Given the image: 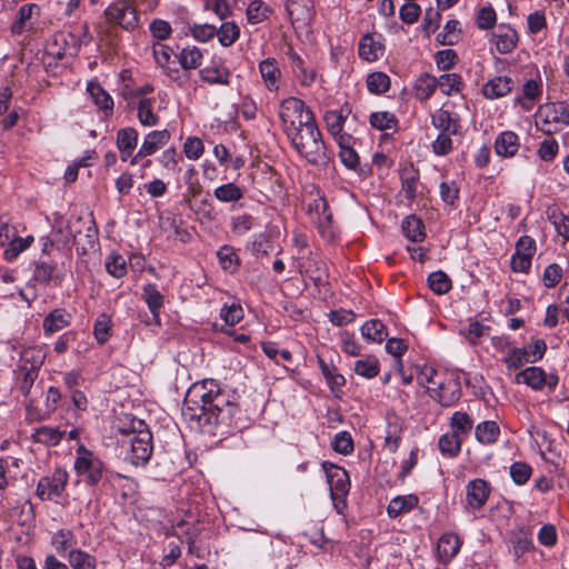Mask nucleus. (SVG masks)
<instances>
[{
  "instance_id": "dca6fc26",
  "label": "nucleus",
  "mask_w": 569,
  "mask_h": 569,
  "mask_svg": "<svg viewBox=\"0 0 569 569\" xmlns=\"http://www.w3.org/2000/svg\"><path fill=\"white\" fill-rule=\"evenodd\" d=\"M64 279V273L58 271L57 263L38 260L34 262V269L32 274V280L42 284L49 286L51 281L54 284H61Z\"/></svg>"
},
{
  "instance_id": "72a5a7b5",
  "label": "nucleus",
  "mask_w": 569,
  "mask_h": 569,
  "mask_svg": "<svg viewBox=\"0 0 569 569\" xmlns=\"http://www.w3.org/2000/svg\"><path fill=\"white\" fill-rule=\"evenodd\" d=\"M259 70L261 77L266 83V87L270 90L278 89V81L281 76V71L278 67L277 60L273 58H267L259 63Z\"/></svg>"
},
{
  "instance_id": "de8ad7c7",
  "label": "nucleus",
  "mask_w": 569,
  "mask_h": 569,
  "mask_svg": "<svg viewBox=\"0 0 569 569\" xmlns=\"http://www.w3.org/2000/svg\"><path fill=\"white\" fill-rule=\"evenodd\" d=\"M401 228L405 236L413 242H421L426 237L422 220L413 214L402 221Z\"/></svg>"
},
{
  "instance_id": "5701e85b",
  "label": "nucleus",
  "mask_w": 569,
  "mask_h": 569,
  "mask_svg": "<svg viewBox=\"0 0 569 569\" xmlns=\"http://www.w3.org/2000/svg\"><path fill=\"white\" fill-rule=\"evenodd\" d=\"M57 44H62L61 51H58V57L64 56L76 57L82 44H88V39L82 40L76 32H59L54 37Z\"/></svg>"
},
{
  "instance_id": "412c9836",
  "label": "nucleus",
  "mask_w": 569,
  "mask_h": 569,
  "mask_svg": "<svg viewBox=\"0 0 569 569\" xmlns=\"http://www.w3.org/2000/svg\"><path fill=\"white\" fill-rule=\"evenodd\" d=\"M138 131L132 127L122 128L117 132V148L122 161L130 160L138 144Z\"/></svg>"
},
{
  "instance_id": "4d7b16f0",
  "label": "nucleus",
  "mask_w": 569,
  "mask_h": 569,
  "mask_svg": "<svg viewBox=\"0 0 569 569\" xmlns=\"http://www.w3.org/2000/svg\"><path fill=\"white\" fill-rule=\"evenodd\" d=\"M398 122L395 113L389 111L372 112L369 117L370 126L380 131L397 128Z\"/></svg>"
},
{
  "instance_id": "6ab92c4d",
  "label": "nucleus",
  "mask_w": 569,
  "mask_h": 569,
  "mask_svg": "<svg viewBox=\"0 0 569 569\" xmlns=\"http://www.w3.org/2000/svg\"><path fill=\"white\" fill-rule=\"evenodd\" d=\"M432 126L440 132L451 133L453 136L461 133L460 118L446 109L437 110L431 117Z\"/></svg>"
},
{
  "instance_id": "20e7f679",
  "label": "nucleus",
  "mask_w": 569,
  "mask_h": 569,
  "mask_svg": "<svg viewBox=\"0 0 569 569\" xmlns=\"http://www.w3.org/2000/svg\"><path fill=\"white\" fill-rule=\"evenodd\" d=\"M297 152L308 162L317 164L326 158V146L318 126H309L307 131L291 129L288 138Z\"/></svg>"
},
{
  "instance_id": "7ed1b4c3",
  "label": "nucleus",
  "mask_w": 569,
  "mask_h": 569,
  "mask_svg": "<svg viewBox=\"0 0 569 569\" xmlns=\"http://www.w3.org/2000/svg\"><path fill=\"white\" fill-rule=\"evenodd\" d=\"M78 457L74 460V469L79 476L84 477V482L89 487H96L110 478H122L120 473L109 472L103 461L91 450L80 445L77 449Z\"/></svg>"
},
{
  "instance_id": "f3484780",
  "label": "nucleus",
  "mask_w": 569,
  "mask_h": 569,
  "mask_svg": "<svg viewBox=\"0 0 569 569\" xmlns=\"http://www.w3.org/2000/svg\"><path fill=\"white\" fill-rule=\"evenodd\" d=\"M461 541L459 537L452 532L443 533L437 543V557L442 565L449 563L459 552Z\"/></svg>"
},
{
  "instance_id": "79ce46f5",
  "label": "nucleus",
  "mask_w": 569,
  "mask_h": 569,
  "mask_svg": "<svg viewBox=\"0 0 569 569\" xmlns=\"http://www.w3.org/2000/svg\"><path fill=\"white\" fill-rule=\"evenodd\" d=\"M476 439L482 445H492L498 440L500 428L496 421H482L476 427Z\"/></svg>"
},
{
  "instance_id": "49530a36",
  "label": "nucleus",
  "mask_w": 569,
  "mask_h": 569,
  "mask_svg": "<svg viewBox=\"0 0 569 569\" xmlns=\"http://www.w3.org/2000/svg\"><path fill=\"white\" fill-rule=\"evenodd\" d=\"M40 13V8L36 3H26L21 6L17 12V19L11 26L12 34H21L26 29V23L33 14Z\"/></svg>"
},
{
  "instance_id": "6e6d98bb",
  "label": "nucleus",
  "mask_w": 569,
  "mask_h": 569,
  "mask_svg": "<svg viewBox=\"0 0 569 569\" xmlns=\"http://www.w3.org/2000/svg\"><path fill=\"white\" fill-rule=\"evenodd\" d=\"M546 122H559L569 126V106L567 102H556L546 106Z\"/></svg>"
},
{
  "instance_id": "13d9d810",
  "label": "nucleus",
  "mask_w": 569,
  "mask_h": 569,
  "mask_svg": "<svg viewBox=\"0 0 569 569\" xmlns=\"http://www.w3.org/2000/svg\"><path fill=\"white\" fill-rule=\"evenodd\" d=\"M271 9L262 0H252L247 8V19L251 24H257L269 18Z\"/></svg>"
},
{
  "instance_id": "0e129e2a",
  "label": "nucleus",
  "mask_w": 569,
  "mask_h": 569,
  "mask_svg": "<svg viewBox=\"0 0 569 569\" xmlns=\"http://www.w3.org/2000/svg\"><path fill=\"white\" fill-rule=\"evenodd\" d=\"M343 111L345 109L342 108L340 111L330 110L325 114L326 127L332 136H337L343 130L347 119V114H345Z\"/></svg>"
},
{
  "instance_id": "9b49d317",
  "label": "nucleus",
  "mask_w": 569,
  "mask_h": 569,
  "mask_svg": "<svg viewBox=\"0 0 569 569\" xmlns=\"http://www.w3.org/2000/svg\"><path fill=\"white\" fill-rule=\"evenodd\" d=\"M61 398V392L57 387H49L46 393L43 411L37 408L33 399H29L24 403L28 418L38 421L48 419L57 410Z\"/></svg>"
},
{
  "instance_id": "8fccbe9b",
  "label": "nucleus",
  "mask_w": 569,
  "mask_h": 569,
  "mask_svg": "<svg viewBox=\"0 0 569 569\" xmlns=\"http://www.w3.org/2000/svg\"><path fill=\"white\" fill-rule=\"evenodd\" d=\"M427 281L430 290L438 296L448 293L452 288L451 279L445 271L441 270L431 272L428 276Z\"/></svg>"
},
{
  "instance_id": "5fc2aeb1",
  "label": "nucleus",
  "mask_w": 569,
  "mask_h": 569,
  "mask_svg": "<svg viewBox=\"0 0 569 569\" xmlns=\"http://www.w3.org/2000/svg\"><path fill=\"white\" fill-rule=\"evenodd\" d=\"M213 196L221 202H237L243 197V190L233 182H228L217 187Z\"/></svg>"
},
{
  "instance_id": "bb28decb",
  "label": "nucleus",
  "mask_w": 569,
  "mask_h": 569,
  "mask_svg": "<svg viewBox=\"0 0 569 569\" xmlns=\"http://www.w3.org/2000/svg\"><path fill=\"white\" fill-rule=\"evenodd\" d=\"M401 190L405 198L412 202L417 197V187L419 182V171L412 166H407L400 171Z\"/></svg>"
},
{
  "instance_id": "bf43d9fd",
  "label": "nucleus",
  "mask_w": 569,
  "mask_h": 569,
  "mask_svg": "<svg viewBox=\"0 0 569 569\" xmlns=\"http://www.w3.org/2000/svg\"><path fill=\"white\" fill-rule=\"evenodd\" d=\"M216 36L222 47H230L239 39L240 28L233 21L223 22Z\"/></svg>"
},
{
  "instance_id": "0eeeda50",
  "label": "nucleus",
  "mask_w": 569,
  "mask_h": 569,
  "mask_svg": "<svg viewBox=\"0 0 569 569\" xmlns=\"http://www.w3.org/2000/svg\"><path fill=\"white\" fill-rule=\"evenodd\" d=\"M109 22L119 24L124 30L137 28L138 13L130 0H116L104 10Z\"/></svg>"
},
{
  "instance_id": "393cba45",
  "label": "nucleus",
  "mask_w": 569,
  "mask_h": 569,
  "mask_svg": "<svg viewBox=\"0 0 569 569\" xmlns=\"http://www.w3.org/2000/svg\"><path fill=\"white\" fill-rule=\"evenodd\" d=\"M403 426L397 415L387 416V428L385 436V446L390 452H396L402 439Z\"/></svg>"
},
{
  "instance_id": "2f4dec72",
  "label": "nucleus",
  "mask_w": 569,
  "mask_h": 569,
  "mask_svg": "<svg viewBox=\"0 0 569 569\" xmlns=\"http://www.w3.org/2000/svg\"><path fill=\"white\" fill-rule=\"evenodd\" d=\"M14 375V388L24 397V403L28 402L30 398L31 389L37 380L39 373L34 372V370L30 371L24 368L17 367L13 371Z\"/></svg>"
},
{
  "instance_id": "c9c22d12",
  "label": "nucleus",
  "mask_w": 569,
  "mask_h": 569,
  "mask_svg": "<svg viewBox=\"0 0 569 569\" xmlns=\"http://www.w3.org/2000/svg\"><path fill=\"white\" fill-rule=\"evenodd\" d=\"M66 431L60 430L58 427L42 426L34 429L32 439L34 442L42 443L46 446H58Z\"/></svg>"
},
{
  "instance_id": "c85d7f7f",
  "label": "nucleus",
  "mask_w": 569,
  "mask_h": 569,
  "mask_svg": "<svg viewBox=\"0 0 569 569\" xmlns=\"http://www.w3.org/2000/svg\"><path fill=\"white\" fill-rule=\"evenodd\" d=\"M174 56L184 71L198 69L203 59V52L197 46H186Z\"/></svg>"
},
{
  "instance_id": "b1692460",
  "label": "nucleus",
  "mask_w": 569,
  "mask_h": 569,
  "mask_svg": "<svg viewBox=\"0 0 569 569\" xmlns=\"http://www.w3.org/2000/svg\"><path fill=\"white\" fill-rule=\"evenodd\" d=\"M142 297L152 315L153 322L160 326V309L164 303L163 295L158 290L157 284L147 283L142 288Z\"/></svg>"
},
{
  "instance_id": "09e8293b",
  "label": "nucleus",
  "mask_w": 569,
  "mask_h": 569,
  "mask_svg": "<svg viewBox=\"0 0 569 569\" xmlns=\"http://www.w3.org/2000/svg\"><path fill=\"white\" fill-rule=\"evenodd\" d=\"M68 561L72 569H96L97 559L94 556L80 549L69 551Z\"/></svg>"
},
{
  "instance_id": "f257e3e1",
  "label": "nucleus",
  "mask_w": 569,
  "mask_h": 569,
  "mask_svg": "<svg viewBox=\"0 0 569 569\" xmlns=\"http://www.w3.org/2000/svg\"><path fill=\"white\" fill-rule=\"evenodd\" d=\"M239 395L221 387L214 379H203L191 385L182 407V417L192 429L203 433H231L239 425Z\"/></svg>"
},
{
  "instance_id": "603ef678",
  "label": "nucleus",
  "mask_w": 569,
  "mask_h": 569,
  "mask_svg": "<svg viewBox=\"0 0 569 569\" xmlns=\"http://www.w3.org/2000/svg\"><path fill=\"white\" fill-rule=\"evenodd\" d=\"M33 240L32 236H28L26 238L14 236L3 251V259L8 262L16 260L22 251L31 246Z\"/></svg>"
},
{
  "instance_id": "6e6552de",
  "label": "nucleus",
  "mask_w": 569,
  "mask_h": 569,
  "mask_svg": "<svg viewBox=\"0 0 569 569\" xmlns=\"http://www.w3.org/2000/svg\"><path fill=\"white\" fill-rule=\"evenodd\" d=\"M68 482L66 470L57 468L51 476L38 481L36 495L41 501L53 500L62 496Z\"/></svg>"
},
{
  "instance_id": "58836bf2",
  "label": "nucleus",
  "mask_w": 569,
  "mask_h": 569,
  "mask_svg": "<svg viewBox=\"0 0 569 569\" xmlns=\"http://www.w3.org/2000/svg\"><path fill=\"white\" fill-rule=\"evenodd\" d=\"M462 439L451 431L439 438L438 448L443 457L456 458L461 451Z\"/></svg>"
},
{
  "instance_id": "1a4fd4ad",
  "label": "nucleus",
  "mask_w": 569,
  "mask_h": 569,
  "mask_svg": "<svg viewBox=\"0 0 569 569\" xmlns=\"http://www.w3.org/2000/svg\"><path fill=\"white\" fill-rule=\"evenodd\" d=\"M430 397L442 407H451L461 398V383L458 377H450L428 388Z\"/></svg>"
},
{
  "instance_id": "ea45409f",
  "label": "nucleus",
  "mask_w": 569,
  "mask_h": 569,
  "mask_svg": "<svg viewBox=\"0 0 569 569\" xmlns=\"http://www.w3.org/2000/svg\"><path fill=\"white\" fill-rule=\"evenodd\" d=\"M449 426L451 432L458 435L462 440L469 436L473 428V420L463 411H456L450 417Z\"/></svg>"
},
{
  "instance_id": "a878e982",
  "label": "nucleus",
  "mask_w": 569,
  "mask_h": 569,
  "mask_svg": "<svg viewBox=\"0 0 569 569\" xmlns=\"http://www.w3.org/2000/svg\"><path fill=\"white\" fill-rule=\"evenodd\" d=\"M520 147L519 137L513 131H503L495 140V151L503 158L513 157Z\"/></svg>"
},
{
  "instance_id": "f704fd0d",
  "label": "nucleus",
  "mask_w": 569,
  "mask_h": 569,
  "mask_svg": "<svg viewBox=\"0 0 569 569\" xmlns=\"http://www.w3.org/2000/svg\"><path fill=\"white\" fill-rule=\"evenodd\" d=\"M493 38L497 50L502 54L510 53L518 42L517 31L510 27H500L498 32L493 34Z\"/></svg>"
},
{
  "instance_id": "a211bd4d",
  "label": "nucleus",
  "mask_w": 569,
  "mask_h": 569,
  "mask_svg": "<svg viewBox=\"0 0 569 569\" xmlns=\"http://www.w3.org/2000/svg\"><path fill=\"white\" fill-rule=\"evenodd\" d=\"M231 72L222 66L220 60H212L210 66L199 70V77L209 84L228 86L230 83Z\"/></svg>"
},
{
  "instance_id": "c756f323",
  "label": "nucleus",
  "mask_w": 569,
  "mask_h": 569,
  "mask_svg": "<svg viewBox=\"0 0 569 569\" xmlns=\"http://www.w3.org/2000/svg\"><path fill=\"white\" fill-rule=\"evenodd\" d=\"M419 503L416 495L397 496L390 500L387 507V513L391 519H396L402 513L413 510Z\"/></svg>"
},
{
  "instance_id": "cd10ccee",
  "label": "nucleus",
  "mask_w": 569,
  "mask_h": 569,
  "mask_svg": "<svg viewBox=\"0 0 569 569\" xmlns=\"http://www.w3.org/2000/svg\"><path fill=\"white\" fill-rule=\"evenodd\" d=\"M517 383H525L535 391H540L546 385V372L540 367H528L516 375Z\"/></svg>"
},
{
  "instance_id": "864d4df0",
  "label": "nucleus",
  "mask_w": 569,
  "mask_h": 569,
  "mask_svg": "<svg viewBox=\"0 0 569 569\" xmlns=\"http://www.w3.org/2000/svg\"><path fill=\"white\" fill-rule=\"evenodd\" d=\"M438 87V81L436 77H432L428 73L420 76L415 84V92L417 99L423 101L428 100L435 92Z\"/></svg>"
},
{
  "instance_id": "ddd939ff",
  "label": "nucleus",
  "mask_w": 569,
  "mask_h": 569,
  "mask_svg": "<svg viewBox=\"0 0 569 569\" xmlns=\"http://www.w3.org/2000/svg\"><path fill=\"white\" fill-rule=\"evenodd\" d=\"M491 486L481 478L470 480L466 486V503L472 510L482 508L491 493Z\"/></svg>"
},
{
  "instance_id": "9d476101",
  "label": "nucleus",
  "mask_w": 569,
  "mask_h": 569,
  "mask_svg": "<svg viewBox=\"0 0 569 569\" xmlns=\"http://www.w3.org/2000/svg\"><path fill=\"white\" fill-rule=\"evenodd\" d=\"M171 138V133L167 130L150 131L143 139L138 152L130 160V164H137L141 159L154 154L158 150L164 147Z\"/></svg>"
},
{
  "instance_id": "473e14b6",
  "label": "nucleus",
  "mask_w": 569,
  "mask_h": 569,
  "mask_svg": "<svg viewBox=\"0 0 569 569\" xmlns=\"http://www.w3.org/2000/svg\"><path fill=\"white\" fill-rule=\"evenodd\" d=\"M80 233V229H73V227L64 224L62 218L56 220L53 236L57 244H61L63 248H68V250H70L71 246L76 244L78 234Z\"/></svg>"
},
{
  "instance_id": "37998d69",
  "label": "nucleus",
  "mask_w": 569,
  "mask_h": 569,
  "mask_svg": "<svg viewBox=\"0 0 569 569\" xmlns=\"http://www.w3.org/2000/svg\"><path fill=\"white\" fill-rule=\"evenodd\" d=\"M318 365L331 391L341 388L346 383L345 377L338 372V369L333 365L327 363L320 356H318Z\"/></svg>"
},
{
  "instance_id": "aec40b11",
  "label": "nucleus",
  "mask_w": 569,
  "mask_h": 569,
  "mask_svg": "<svg viewBox=\"0 0 569 569\" xmlns=\"http://www.w3.org/2000/svg\"><path fill=\"white\" fill-rule=\"evenodd\" d=\"M72 315L63 308H56L50 311L42 321V329L46 336L53 335L70 326Z\"/></svg>"
},
{
  "instance_id": "2eb2a0df",
  "label": "nucleus",
  "mask_w": 569,
  "mask_h": 569,
  "mask_svg": "<svg viewBox=\"0 0 569 569\" xmlns=\"http://www.w3.org/2000/svg\"><path fill=\"white\" fill-rule=\"evenodd\" d=\"M286 11L292 24H308L315 16L313 0H286Z\"/></svg>"
},
{
  "instance_id": "4be33fe9",
  "label": "nucleus",
  "mask_w": 569,
  "mask_h": 569,
  "mask_svg": "<svg viewBox=\"0 0 569 569\" xmlns=\"http://www.w3.org/2000/svg\"><path fill=\"white\" fill-rule=\"evenodd\" d=\"M513 80L507 76H498L488 80L482 87V94L490 100L499 99L511 92Z\"/></svg>"
},
{
  "instance_id": "e433bc0d",
  "label": "nucleus",
  "mask_w": 569,
  "mask_h": 569,
  "mask_svg": "<svg viewBox=\"0 0 569 569\" xmlns=\"http://www.w3.org/2000/svg\"><path fill=\"white\" fill-rule=\"evenodd\" d=\"M87 90L93 99V102L108 116L113 111V99L112 97L98 83L90 81L87 86Z\"/></svg>"
},
{
  "instance_id": "f8f14e48",
  "label": "nucleus",
  "mask_w": 569,
  "mask_h": 569,
  "mask_svg": "<svg viewBox=\"0 0 569 569\" xmlns=\"http://www.w3.org/2000/svg\"><path fill=\"white\" fill-rule=\"evenodd\" d=\"M174 53L173 49L161 42H154L152 44V54L156 63L163 70V73L169 77L172 81L182 86L181 71L178 67L171 66V56Z\"/></svg>"
},
{
  "instance_id": "052dcab7",
  "label": "nucleus",
  "mask_w": 569,
  "mask_h": 569,
  "mask_svg": "<svg viewBox=\"0 0 569 569\" xmlns=\"http://www.w3.org/2000/svg\"><path fill=\"white\" fill-rule=\"evenodd\" d=\"M367 88L371 93L381 94L389 90L390 78L387 73L377 71L368 74Z\"/></svg>"
},
{
  "instance_id": "a18cd8bd",
  "label": "nucleus",
  "mask_w": 569,
  "mask_h": 569,
  "mask_svg": "<svg viewBox=\"0 0 569 569\" xmlns=\"http://www.w3.org/2000/svg\"><path fill=\"white\" fill-rule=\"evenodd\" d=\"M217 257L221 268L233 274L239 270L240 259L231 246H222L217 251Z\"/></svg>"
},
{
  "instance_id": "423d86ee",
  "label": "nucleus",
  "mask_w": 569,
  "mask_h": 569,
  "mask_svg": "<svg viewBox=\"0 0 569 569\" xmlns=\"http://www.w3.org/2000/svg\"><path fill=\"white\" fill-rule=\"evenodd\" d=\"M323 469L327 475V480L330 487V496L335 507L339 509V503L346 506V497L350 490V479L348 472L336 465L323 462ZM340 512V510H338Z\"/></svg>"
},
{
  "instance_id": "a19ab883",
  "label": "nucleus",
  "mask_w": 569,
  "mask_h": 569,
  "mask_svg": "<svg viewBox=\"0 0 569 569\" xmlns=\"http://www.w3.org/2000/svg\"><path fill=\"white\" fill-rule=\"evenodd\" d=\"M362 337L370 342H382L387 337V328L379 319H371L361 326Z\"/></svg>"
},
{
  "instance_id": "3c124183",
  "label": "nucleus",
  "mask_w": 569,
  "mask_h": 569,
  "mask_svg": "<svg viewBox=\"0 0 569 569\" xmlns=\"http://www.w3.org/2000/svg\"><path fill=\"white\" fill-rule=\"evenodd\" d=\"M355 372L366 379H372L379 375L380 363L375 356H368L365 359H359L355 362Z\"/></svg>"
},
{
  "instance_id": "39448f33",
  "label": "nucleus",
  "mask_w": 569,
  "mask_h": 569,
  "mask_svg": "<svg viewBox=\"0 0 569 569\" xmlns=\"http://www.w3.org/2000/svg\"><path fill=\"white\" fill-rule=\"evenodd\" d=\"M130 452L127 460L134 466H144L152 455V435L143 420L132 421V432L129 433Z\"/></svg>"
},
{
  "instance_id": "c03bdc74",
  "label": "nucleus",
  "mask_w": 569,
  "mask_h": 569,
  "mask_svg": "<svg viewBox=\"0 0 569 569\" xmlns=\"http://www.w3.org/2000/svg\"><path fill=\"white\" fill-rule=\"evenodd\" d=\"M83 239H77V253L78 256H86L90 250H94L98 243V228L93 219L88 221Z\"/></svg>"
},
{
  "instance_id": "69168bd1",
  "label": "nucleus",
  "mask_w": 569,
  "mask_h": 569,
  "mask_svg": "<svg viewBox=\"0 0 569 569\" xmlns=\"http://www.w3.org/2000/svg\"><path fill=\"white\" fill-rule=\"evenodd\" d=\"M529 351L526 348H510L507 356L502 359L506 363L507 368L518 369L522 367L526 362H529Z\"/></svg>"
},
{
  "instance_id": "4468645a",
  "label": "nucleus",
  "mask_w": 569,
  "mask_h": 569,
  "mask_svg": "<svg viewBox=\"0 0 569 569\" xmlns=\"http://www.w3.org/2000/svg\"><path fill=\"white\" fill-rule=\"evenodd\" d=\"M385 50L382 36L379 33H366L359 41L358 53L366 61H377L385 54Z\"/></svg>"
},
{
  "instance_id": "774afa93",
  "label": "nucleus",
  "mask_w": 569,
  "mask_h": 569,
  "mask_svg": "<svg viewBox=\"0 0 569 569\" xmlns=\"http://www.w3.org/2000/svg\"><path fill=\"white\" fill-rule=\"evenodd\" d=\"M532 468L526 462H515L510 466V477L518 485H525L531 477Z\"/></svg>"
},
{
  "instance_id": "4c0bfd02",
  "label": "nucleus",
  "mask_w": 569,
  "mask_h": 569,
  "mask_svg": "<svg viewBox=\"0 0 569 569\" xmlns=\"http://www.w3.org/2000/svg\"><path fill=\"white\" fill-rule=\"evenodd\" d=\"M306 276L319 290L328 284V273L326 264L316 259H308V264L305 270Z\"/></svg>"
},
{
  "instance_id": "f03ea898",
  "label": "nucleus",
  "mask_w": 569,
  "mask_h": 569,
  "mask_svg": "<svg viewBox=\"0 0 569 569\" xmlns=\"http://www.w3.org/2000/svg\"><path fill=\"white\" fill-rule=\"evenodd\" d=\"M279 117L288 138L291 137L292 128L301 132L307 131L309 126H317L315 113L296 97H289L281 102Z\"/></svg>"
},
{
  "instance_id": "e2e57ef3",
  "label": "nucleus",
  "mask_w": 569,
  "mask_h": 569,
  "mask_svg": "<svg viewBox=\"0 0 569 569\" xmlns=\"http://www.w3.org/2000/svg\"><path fill=\"white\" fill-rule=\"evenodd\" d=\"M437 81L440 90L447 96H450L453 92H460L463 88L462 79L457 73H443L437 79Z\"/></svg>"
},
{
  "instance_id": "7c9ffc66",
  "label": "nucleus",
  "mask_w": 569,
  "mask_h": 569,
  "mask_svg": "<svg viewBox=\"0 0 569 569\" xmlns=\"http://www.w3.org/2000/svg\"><path fill=\"white\" fill-rule=\"evenodd\" d=\"M44 359H46V353L43 352L42 349H40L38 347H29V348L23 349L20 352V359L18 361L17 367H20V368L26 367L27 370H30V371L34 370V372L39 373V371L44 362Z\"/></svg>"
},
{
  "instance_id": "338daca9",
  "label": "nucleus",
  "mask_w": 569,
  "mask_h": 569,
  "mask_svg": "<svg viewBox=\"0 0 569 569\" xmlns=\"http://www.w3.org/2000/svg\"><path fill=\"white\" fill-rule=\"evenodd\" d=\"M331 445L336 452L345 456L350 455L355 449L352 437L348 431L338 432Z\"/></svg>"
},
{
  "instance_id": "680f3d73",
  "label": "nucleus",
  "mask_w": 569,
  "mask_h": 569,
  "mask_svg": "<svg viewBox=\"0 0 569 569\" xmlns=\"http://www.w3.org/2000/svg\"><path fill=\"white\" fill-rule=\"evenodd\" d=\"M152 99L144 98L138 103V119L144 127L157 126L159 117L152 111Z\"/></svg>"
}]
</instances>
